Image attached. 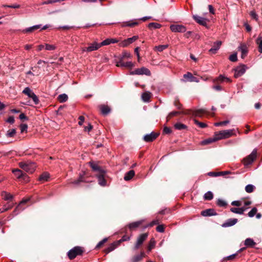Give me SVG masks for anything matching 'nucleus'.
Segmentation results:
<instances>
[{
  "instance_id": "obj_51",
  "label": "nucleus",
  "mask_w": 262,
  "mask_h": 262,
  "mask_svg": "<svg viewBox=\"0 0 262 262\" xmlns=\"http://www.w3.org/2000/svg\"><path fill=\"white\" fill-rule=\"evenodd\" d=\"M257 209L255 207H254L252 209V210L249 212V213H248V215L249 217H253L254 216L255 214H256V212H257Z\"/></svg>"
},
{
  "instance_id": "obj_54",
  "label": "nucleus",
  "mask_w": 262,
  "mask_h": 262,
  "mask_svg": "<svg viewBox=\"0 0 262 262\" xmlns=\"http://www.w3.org/2000/svg\"><path fill=\"white\" fill-rule=\"evenodd\" d=\"M229 123V120H226V121H224L215 123L214 125L216 126H222V125H226L227 124H228Z\"/></svg>"
},
{
  "instance_id": "obj_9",
  "label": "nucleus",
  "mask_w": 262,
  "mask_h": 262,
  "mask_svg": "<svg viewBox=\"0 0 262 262\" xmlns=\"http://www.w3.org/2000/svg\"><path fill=\"white\" fill-rule=\"evenodd\" d=\"M138 38V36H134L132 37L128 38L121 42H119V45L121 47H126L132 43Z\"/></svg>"
},
{
  "instance_id": "obj_25",
  "label": "nucleus",
  "mask_w": 262,
  "mask_h": 262,
  "mask_svg": "<svg viewBox=\"0 0 262 262\" xmlns=\"http://www.w3.org/2000/svg\"><path fill=\"white\" fill-rule=\"evenodd\" d=\"M216 141H217V139L216 138V137L214 135V137L209 138L208 139H207L206 140L202 141L201 142V144L203 145H208V144H211L213 142H214Z\"/></svg>"
},
{
  "instance_id": "obj_15",
  "label": "nucleus",
  "mask_w": 262,
  "mask_h": 262,
  "mask_svg": "<svg viewBox=\"0 0 262 262\" xmlns=\"http://www.w3.org/2000/svg\"><path fill=\"white\" fill-rule=\"evenodd\" d=\"M201 214L204 216H209L217 215L216 212L213 209H208L204 210L201 212Z\"/></svg>"
},
{
  "instance_id": "obj_55",
  "label": "nucleus",
  "mask_w": 262,
  "mask_h": 262,
  "mask_svg": "<svg viewBox=\"0 0 262 262\" xmlns=\"http://www.w3.org/2000/svg\"><path fill=\"white\" fill-rule=\"evenodd\" d=\"M229 60L233 62H235L237 60V56L236 53H234L230 56Z\"/></svg>"
},
{
  "instance_id": "obj_64",
  "label": "nucleus",
  "mask_w": 262,
  "mask_h": 262,
  "mask_svg": "<svg viewBox=\"0 0 262 262\" xmlns=\"http://www.w3.org/2000/svg\"><path fill=\"white\" fill-rule=\"evenodd\" d=\"M19 118L23 121L28 120L29 118L24 113H21L19 116Z\"/></svg>"
},
{
  "instance_id": "obj_46",
  "label": "nucleus",
  "mask_w": 262,
  "mask_h": 262,
  "mask_svg": "<svg viewBox=\"0 0 262 262\" xmlns=\"http://www.w3.org/2000/svg\"><path fill=\"white\" fill-rule=\"evenodd\" d=\"M216 204L220 207H226L227 206L226 202L220 199L217 200Z\"/></svg>"
},
{
  "instance_id": "obj_56",
  "label": "nucleus",
  "mask_w": 262,
  "mask_h": 262,
  "mask_svg": "<svg viewBox=\"0 0 262 262\" xmlns=\"http://www.w3.org/2000/svg\"><path fill=\"white\" fill-rule=\"evenodd\" d=\"M20 128L21 130V133L27 132L28 128V125L26 124H21L20 125Z\"/></svg>"
},
{
  "instance_id": "obj_40",
  "label": "nucleus",
  "mask_w": 262,
  "mask_h": 262,
  "mask_svg": "<svg viewBox=\"0 0 262 262\" xmlns=\"http://www.w3.org/2000/svg\"><path fill=\"white\" fill-rule=\"evenodd\" d=\"M174 127L176 129L178 130H183L187 128V126L181 123H177L174 124Z\"/></svg>"
},
{
  "instance_id": "obj_10",
  "label": "nucleus",
  "mask_w": 262,
  "mask_h": 262,
  "mask_svg": "<svg viewBox=\"0 0 262 262\" xmlns=\"http://www.w3.org/2000/svg\"><path fill=\"white\" fill-rule=\"evenodd\" d=\"M159 135V133L151 132L149 134H146L144 136L143 139L146 142H150L155 140Z\"/></svg>"
},
{
  "instance_id": "obj_5",
  "label": "nucleus",
  "mask_w": 262,
  "mask_h": 262,
  "mask_svg": "<svg viewBox=\"0 0 262 262\" xmlns=\"http://www.w3.org/2000/svg\"><path fill=\"white\" fill-rule=\"evenodd\" d=\"M257 157V150L254 149L250 155L243 159V162L245 166H248L253 163Z\"/></svg>"
},
{
  "instance_id": "obj_57",
  "label": "nucleus",
  "mask_w": 262,
  "mask_h": 262,
  "mask_svg": "<svg viewBox=\"0 0 262 262\" xmlns=\"http://www.w3.org/2000/svg\"><path fill=\"white\" fill-rule=\"evenodd\" d=\"M172 132L170 128L165 126L163 128V133L164 134H169Z\"/></svg>"
},
{
  "instance_id": "obj_37",
  "label": "nucleus",
  "mask_w": 262,
  "mask_h": 262,
  "mask_svg": "<svg viewBox=\"0 0 262 262\" xmlns=\"http://www.w3.org/2000/svg\"><path fill=\"white\" fill-rule=\"evenodd\" d=\"M49 178V173L48 172H43L42 173L39 178V180L42 182L47 181Z\"/></svg>"
},
{
  "instance_id": "obj_49",
  "label": "nucleus",
  "mask_w": 262,
  "mask_h": 262,
  "mask_svg": "<svg viewBox=\"0 0 262 262\" xmlns=\"http://www.w3.org/2000/svg\"><path fill=\"white\" fill-rule=\"evenodd\" d=\"M254 186L253 185L249 184L245 187V190L248 193H251L253 191Z\"/></svg>"
},
{
  "instance_id": "obj_35",
  "label": "nucleus",
  "mask_w": 262,
  "mask_h": 262,
  "mask_svg": "<svg viewBox=\"0 0 262 262\" xmlns=\"http://www.w3.org/2000/svg\"><path fill=\"white\" fill-rule=\"evenodd\" d=\"M23 93L28 96L30 98H31L32 95H33L35 94L29 87L25 88V89L23 91Z\"/></svg>"
},
{
  "instance_id": "obj_63",
  "label": "nucleus",
  "mask_w": 262,
  "mask_h": 262,
  "mask_svg": "<svg viewBox=\"0 0 262 262\" xmlns=\"http://www.w3.org/2000/svg\"><path fill=\"white\" fill-rule=\"evenodd\" d=\"M220 174H222L221 173H219V172H214L211 171L208 173V175L210 177H218L220 176Z\"/></svg>"
},
{
  "instance_id": "obj_48",
  "label": "nucleus",
  "mask_w": 262,
  "mask_h": 262,
  "mask_svg": "<svg viewBox=\"0 0 262 262\" xmlns=\"http://www.w3.org/2000/svg\"><path fill=\"white\" fill-rule=\"evenodd\" d=\"M256 43L258 45V50L259 52L261 53H262V39H261L260 37H259L256 39Z\"/></svg>"
},
{
  "instance_id": "obj_20",
  "label": "nucleus",
  "mask_w": 262,
  "mask_h": 262,
  "mask_svg": "<svg viewBox=\"0 0 262 262\" xmlns=\"http://www.w3.org/2000/svg\"><path fill=\"white\" fill-rule=\"evenodd\" d=\"M105 173H98L97 178L98 179V183L99 185L102 186L106 185V181L104 178V175Z\"/></svg>"
},
{
  "instance_id": "obj_43",
  "label": "nucleus",
  "mask_w": 262,
  "mask_h": 262,
  "mask_svg": "<svg viewBox=\"0 0 262 262\" xmlns=\"http://www.w3.org/2000/svg\"><path fill=\"white\" fill-rule=\"evenodd\" d=\"M161 27V25L156 23H150L148 24V27L150 29H158Z\"/></svg>"
},
{
  "instance_id": "obj_41",
  "label": "nucleus",
  "mask_w": 262,
  "mask_h": 262,
  "mask_svg": "<svg viewBox=\"0 0 262 262\" xmlns=\"http://www.w3.org/2000/svg\"><path fill=\"white\" fill-rule=\"evenodd\" d=\"M81 182H85V183L88 182L85 180V177H84L83 175H80L79 176V178L78 179V180L73 181V183L74 184L78 185Z\"/></svg>"
},
{
  "instance_id": "obj_24",
  "label": "nucleus",
  "mask_w": 262,
  "mask_h": 262,
  "mask_svg": "<svg viewBox=\"0 0 262 262\" xmlns=\"http://www.w3.org/2000/svg\"><path fill=\"white\" fill-rule=\"evenodd\" d=\"M119 245H118V244L116 243V242H114L113 243L111 244L108 248L104 250V252L106 254H108L111 251L115 250L118 246Z\"/></svg>"
},
{
  "instance_id": "obj_14",
  "label": "nucleus",
  "mask_w": 262,
  "mask_h": 262,
  "mask_svg": "<svg viewBox=\"0 0 262 262\" xmlns=\"http://www.w3.org/2000/svg\"><path fill=\"white\" fill-rule=\"evenodd\" d=\"M98 107L103 116L108 115L111 111V108L107 105L101 104Z\"/></svg>"
},
{
  "instance_id": "obj_59",
  "label": "nucleus",
  "mask_w": 262,
  "mask_h": 262,
  "mask_svg": "<svg viewBox=\"0 0 262 262\" xmlns=\"http://www.w3.org/2000/svg\"><path fill=\"white\" fill-rule=\"evenodd\" d=\"M173 104L178 109H181L182 106V105L181 104L178 99H176Z\"/></svg>"
},
{
  "instance_id": "obj_6",
  "label": "nucleus",
  "mask_w": 262,
  "mask_h": 262,
  "mask_svg": "<svg viewBox=\"0 0 262 262\" xmlns=\"http://www.w3.org/2000/svg\"><path fill=\"white\" fill-rule=\"evenodd\" d=\"M130 74L132 75L144 74L147 76H150L151 72L147 68L142 67L141 68L136 69L135 70L131 71Z\"/></svg>"
},
{
  "instance_id": "obj_33",
  "label": "nucleus",
  "mask_w": 262,
  "mask_h": 262,
  "mask_svg": "<svg viewBox=\"0 0 262 262\" xmlns=\"http://www.w3.org/2000/svg\"><path fill=\"white\" fill-rule=\"evenodd\" d=\"M207 113V112L205 110L199 109V110H196L194 112L193 115L195 116L202 117L204 115H205Z\"/></svg>"
},
{
  "instance_id": "obj_47",
  "label": "nucleus",
  "mask_w": 262,
  "mask_h": 262,
  "mask_svg": "<svg viewBox=\"0 0 262 262\" xmlns=\"http://www.w3.org/2000/svg\"><path fill=\"white\" fill-rule=\"evenodd\" d=\"M107 241V238H104L103 239L98 243L95 247V249H98L100 248Z\"/></svg>"
},
{
  "instance_id": "obj_21",
  "label": "nucleus",
  "mask_w": 262,
  "mask_h": 262,
  "mask_svg": "<svg viewBox=\"0 0 262 262\" xmlns=\"http://www.w3.org/2000/svg\"><path fill=\"white\" fill-rule=\"evenodd\" d=\"M145 256V254L144 252H141L140 255H136L133 256L131 259V262H139L142 260L143 258Z\"/></svg>"
},
{
  "instance_id": "obj_50",
  "label": "nucleus",
  "mask_w": 262,
  "mask_h": 262,
  "mask_svg": "<svg viewBox=\"0 0 262 262\" xmlns=\"http://www.w3.org/2000/svg\"><path fill=\"white\" fill-rule=\"evenodd\" d=\"M130 237L126 235H124L122 238L119 241H116V243L118 244V245H120L122 242L126 241L129 240Z\"/></svg>"
},
{
  "instance_id": "obj_12",
  "label": "nucleus",
  "mask_w": 262,
  "mask_h": 262,
  "mask_svg": "<svg viewBox=\"0 0 262 262\" xmlns=\"http://www.w3.org/2000/svg\"><path fill=\"white\" fill-rule=\"evenodd\" d=\"M89 164L93 171L98 172L99 173H105V171L97 163L90 161Z\"/></svg>"
},
{
  "instance_id": "obj_44",
  "label": "nucleus",
  "mask_w": 262,
  "mask_h": 262,
  "mask_svg": "<svg viewBox=\"0 0 262 262\" xmlns=\"http://www.w3.org/2000/svg\"><path fill=\"white\" fill-rule=\"evenodd\" d=\"M16 133V129L13 128L12 129H9L6 133V136L7 137H13L15 136Z\"/></svg>"
},
{
  "instance_id": "obj_36",
  "label": "nucleus",
  "mask_w": 262,
  "mask_h": 262,
  "mask_svg": "<svg viewBox=\"0 0 262 262\" xmlns=\"http://www.w3.org/2000/svg\"><path fill=\"white\" fill-rule=\"evenodd\" d=\"M168 45H159L158 46H155L154 48V51L157 52H162L165 49L168 48Z\"/></svg>"
},
{
  "instance_id": "obj_61",
  "label": "nucleus",
  "mask_w": 262,
  "mask_h": 262,
  "mask_svg": "<svg viewBox=\"0 0 262 262\" xmlns=\"http://www.w3.org/2000/svg\"><path fill=\"white\" fill-rule=\"evenodd\" d=\"M122 56L125 58H129L131 57V55L129 52H128L126 51L122 52Z\"/></svg>"
},
{
  "instance_id": "obj_29",
  "label": "nucleus",
  "mask_w": 262,
  "mask_h": 262,
  "mask_svg": "<svg viewBox=\"0 0 262 262\" xmlns=\"http://www.w3.org/2000/svg\"><path fill=\"white\" fill-rule=\"evenodd\" d=\"M135 171L133 170H130L126 172L124 177V179L125 181L130 180L135 176Z\"/></svg>"
},
{
  "instance_id": "obj_39",
  "label": "nucleus",
  "mask_w": 262,
  "mask_h": 262,
  "mask_svg": "<svg viewBox=\"0 0 262 262\" xmlns=\"http://www.w3.org/2000/svg\"><path fill=\"white\" fill-rule=\"evenodd\" d=\"M156 241L154 238H152L150 239L148 245L147 246V251L148 252L150 251L152 249H153L155 247Z\"/></svg>"
},
{
  "instance_id": "obj_60",
  "label": "nucleus",
  "mask_w": 262,
  "mask_h": 262,
  "mask_svg": "<svg viewBox=\"0 0 262 262\" xmlns=\"http://www.w3.org/2000/svg\"><path fill=\"white\" fill-rule=\"evenodd\" d=\"M230 211L233 213L239 214H241V212H240L241 210H240L239 208L232 207V208H231Z\"/></svg>"
},
{
  "instance_id": "obj_2",
  "label": "nucleus",
  "mask_w": 262,
  "mask_h": 262,
  "mask_svg": "<svg viewBox=\"0 0 262 262\" xmlns=\"http://www.w3.org/2000/svg\"><path fill=\"white\" fill-rule=\"evenodd\" d=\"M234 130V129L221 130L220 132H215V136L216 137L217 141L223 139L228 138L232 136L235 135V134L233 133Z\"/></svg>"
},
{
  "instance_id": "obj_7",
  "label": "nucleus",
  "mask_w": 262,
  "mask_h": 262,
  "mask_svg": "<svg viewBox=\"0 0 262 262\" xmlns=\"http://www.w3.org/2000/svg\"><path fill=\"white\" fill-rule=\"evenodd\" d=\"M247 69V67L245 64H241L239 66L237 67L235 69V72L234 74V76L235 78H238L242 75H243L245 72H246V70Z\"/></svg>"
},
{
  "instance_id": "obj_22",
  "label": "nucleus",
  "mask_w": 262,
  "mask_h": 262,
  "mask_svg": "<svg viewBox=\"0 0 262 262\" xmlns=\"http://www.w3.org/2000/svg\"><path fill=\"white\" fill-rule=\"evenodd\" d=\"M12 172L17 177V179H21L24 177H27L26 173L19 169H13Z\"/></svg>"
},
{
  "instance_id": "obj_28",
  "label": "nucleus",
  "mask_w": 262,
  "mask_h": 262,
  "mask_svg": "<svg viewBox=\"0 0 262 262\" xmlns=\"http://www.w3.org/2000/svg\"><path fill=\"white\" fill-rule=\"evenodd\" d=\"M1 196L3 199L7 201H11L13 198L12 194L5 191L2 192Z\"/></svg>"
},
{
  "instance_id": "obj_19",
  "label": "nucleus",
  "mask_w": 262,
  "mask_h": 262,
  "mask_svg": "<svg viewBox=\"0 0 262 262\" xmlns=\"http://www.w3.org/2000/svg\"><path fill=\"white\" fill-rule=\"evenodd\" d=\"M189 111H189V110H187L186 111H182V112H178V111H173V112H171V113H170L169 114V115L167 117V120L168 121L172 117H173L174 116H176L177 115H179V114H188Z\"/></svg>"
},
{
  "instance_id": "obj_53",
  "label": "nucleus",
  "mask_w": 262,
  "mask_h": 262,
  "mask_svg": "<svg viewBox=\"0 0 262 262\" xmlns=\"http://www.w3.org/2000/svg\"><path fill=\"white\" fill-rule=\"evenodd\" d=\"M157 231L163 233L165 230V227L164 225H159L156 227Z\"/></svg>"
},
{
  "instance_id": "obj_38",
  "label": "nucleus",
  "mask_w": 262,
  "mask_h": 262,
  "mask_svg": "<svg viewBox=\"0 0 262 262\" xmlns=\"http://www.w3.org/2000/svg\"><path fill=\"white\" fill-rule=\"evenodd\" d=\"M68 99V96L66 94H60L57 97L58 100L61 103L66 102V101H67Z\"/></svg>"
},
{
  "instance_id": "obj_8",
  "label": "nucleus",
  "mask_w": 262,
  "mask_h": 262,
  "mask_svg": "<svg viewBox=\"0 0 262 262\" xmlns=\"http://www.w3.org/2000/svg\"><path fill=\"white\" fill-rule=\"evenodd\" d=\"M88 45V47H84L83 48V51L91 52L93 51L97 50L100 48L99 43H98L96 42H94L92 43H89Z\"/></svg>"
},
{
  "instance_id": "obj_31",
  "label": "nucleus",
  "mask_w": 262,
  "mask_h": 262,
  "mask_svg": "<svg viewBox=\"0 0 262 262\" xmlns=\"http://www.w3.org/2000/svg\"><path fill=\"white\" fill-rule=\"evenodd\" d=\"M245 245L247 247H253L256 245V243L252 239L248 238L245 241Z\"/></svg>"
},
{
  "instance_id": "obj_30",
  "label": "nucleus",
  "mask_w": 262,
  "mask_h": 262,
  "mask_svg": "<svg viewBox=\"0 0 262 262\" xmlns=\"http://www.w3.org/2000/svg\"><path fill=\"white\" fill-rule=\"evenodd\" d=\"M40 26H41V25H35V26H34L33 27L26 28V29L24 30L23 31V32L24 33L32 32H33L34 31H35V30H37L38 29H39L40 28Z\"/></svg>"
},
{
  "instance_id": "obj_13",
  "label": "nucleus",
  "mask_w": 262,
  "mask_h": 262,
  "mask_svg": "<svg viewBox=\"0 0 262 262\" xmlns=\"http://www.w3.org/2000/svg\"><path fill=\"white\" fill-rule=\"evenodd\" d=\"M193 19L200 25L207 27V19L200 16L194 15H193Z\"/></svg>"
},
{
  "instance_id": "obj_62",
  "label": "nucleus",
  "mask_w": 262,
  "mask_h": 262,
  "mask_svg": "<svg viewBox=\"0 0 262 262\" xmlns=\"http://www.w3.org/2000/svg\"><path fill=\"white\" fill-rule=\"evenodd\" d=\"M56 47L52 45L46 44V49L49 51L55 50Z\"/></svg>"
},
{
  "instance_id": "obj_34",
  "label": "nucleus",
  "mask_w": 262,
  "mask_h": 262,
  "mask_svg": "<svg viewBox=\"0 0 262 262\" xmlns=\"http://www.w3.org/2000/svg\"><path fill=\"white\" fill-rule=\"evenodd\" d=\"M138 25V22L137 21H126V22H123L122 25H121V26L122 27H126V26H128V27H134L135 26H136V25Z\"/></svg>"
},
{
  "instance_id": "obj_32",
  "label": "nucleus",
  "mask_w": 262,
  "mask_h": 262,
  "mask_svg": "<svg viewBox=\"0 0 262 262\" xmlns=\"http://www.w3.org/2000/svg\"><path fill=\"white\" fill-rule=\"evenodd\" d=\"M151 95V94L149 92H145L143 93L142 95V100L144 102H148L150 98Z\"/></svg>"
},
{
  "instance_id": "obj_27",
  "label": "nucleus",
  "mask_w": 262,
  "mask_h": 262,
  "mask_svg": "<svg viewBox=\"0 0 262 262\" xmlns=\"http://www.w3.org/2000/svg\"><path fill=\"white\" fill-rule=\"evenodd\" d=\"M183 77L184 78H189L190 82H199L198 79L196 77L193 76L190 72H187L184 74Z\"/></svg>"
},
{
  "instance_id": "obj_23",
  "label": "nucleus",
  "mask_w": 262,
  "mask_h": 262,
  "mask_svg": "<svg viewBox=\"0 0 262 262\" xmlns=\"http://www.w3.org/2000/svg\"><path fill=\"white\" fill-rule=\"evenodd\" d=\"M239 49L241 50L242 52L241 57L242 58H244L248 53V47H247L246 44L242 43L239 47Z\"/></svg>"
},
{
  "instance_id": "obj_52",
  "label": "nucleus",
  "mask_w": 262,
  "mask_h": 262,
  "mask_svg": "<svg viewBox=\"0 0 262 262\" xmlns=\"http://www.w3.org/2000/svg\"><path fill=\"white\" fill-rule=\"evenodd\" d=\"M110 43H111L110 38H107V39H105L104 40H103L101 43H100L99 45L100 46V47H101L102 46H103L108 45Z\"/></svg>"
},
{
  "instance_id": "obj_17",
  "label": "nucleus",
  "mask_w": 262,
  "mask_h": 262,
  "mask_svg": "<svg viewBox=\"0 0 262 262\" xmlns=\"http://www.w3.org/2000/svg\"><path fill=\"white\" fill-rule=\"evenodd\" d=\"M222 42L221 41H217L214 43L212 47L209 50V52L211 54H215L216 51L219 49Z\"/></svg>"
},
{
  "instance_id": "obj_3",
  "label": "nucleus",
  "mask_w": 262,
  "mask_h": 262,
  "mask_svg": "<svg viewBox=\"0 0 262 262\" xmlns=\"http://www.w3.org/2000/svg\"><path fill=\"white\" fill-rule=\"evenodd\" d=\"M84 252L83 248L81 247L76 246L70 250L68 253V256L70 259H73L77 255H81Z\"/></svg>"
},
{
  "instance_id": "obj_42",
  "label": "nucleus",
  "mask_w": 262,
  "mask_h": 262,
  "mask_svg": "<svg viewBox=\"0 0 262 262\" xmlns=\"http://www.w3.org/2000/svg\"><path fill=\"white\" fill-rule=\"evenodd\" d=\"M213 198V194L212 192L208 191L206 192L204 195V198L205 200H211Z\"/></svg>"
},
{
  "instance_id": "obj_1",
  "label": "nucleus",
  "mask_w": 262,
  "mask_h": 262,
  "mask_svg": "<svg viewBox=\"0 0 262 262\" xmlns=\"http://www.w3.org/2000/svg\"><path fill=\"white\" fill-rule=\"evenodd\" d=\"M18 165L20 168L29 173H32L36 167V164L30 160L20 162Z\"/></svg>"
},
{
  "instance_id": "obj_26",
  "label": "nucleus",
  "mask_w": 262,
  "mask_h": 262,
  "mask_svg": "<svg viewBox=\"0 0 262 262\" xmlns=\"http://www.w3.org/2000/svg\"><path fill=\"white\" fill-rule=\"evenodd\" d=\"M225 80L228 82H231V80L229 78L224 77L223 75H221L217 78L214 79L213 83L214 84H217L219 83V82H223Z\"/></svg>"
},
{
  "instance_id": "obj_4",
  "label": "nucleus",
  "mask_w": 262,
  "mask_h": 262,
  "mask_svg": "<svg viewBox=\"0 0 262 262\" xmlns=\"http://www.w3.org/2000/svg\"><path fill=\"white\" fill-rule=\"evenodd\" d=\"M148 236V233H144L141 234L137 237L136 243L135 244V246L133 248L134 250H137L139 249L140 247L142 245L144 242L146 240L147 237Z\"/></svg>"
},
{
  "instance_id": "obj_18",
  "label": "nucleus",
  "mask_w": 262,
  "mask_h": 262,
  "mask_svg": "<svg viewBox=\"0 0 262 262\" xmlns=\"http://www.w3.org/2000/svg\"><path fill=\"white\" fill-rule=\"evenodd\" d=\"M143 222V220H141L135 222H133L128 225V227L130 230H133L138 228Z\"/></svg>"
},
{
  "instance_id": "obj_58",
  "label": "nucleus",
  "mask_w": 262,
  "mask_h": 262,
  "mask_svg": "<svg viewBox=\"0 0 262 262\" xmlns=\"http://www.w3.org/2000/svg\"><path fill=\"white\" fill-rule=\"evenodd\" d=\"M32 99L33 102H34L35 104H38L39 103V99L38 98L37 96L34 94L31 98Z\"/></svg>"
},
{
  "instance_id": "obj_11",
  "label": "nucleus",
  "mask_w": 262,
  "mask_h": 262,
  "mask_svg": "<svg viewBox=\"0 0 262 262\" xmlns=\"http://www.w3.org/2000/svg\"><path fill=\"white\" fill-rule=\"evenodd\" d=\"M170 28L174 32H185L186 30V27L182 25H171Z\"/></svg>"
},
{
  "instance_id": "obj_45",
  "label": "nucleus",
  "mask_w": 262,
  "mask_h": 262,
  "mask_svg": "<svg viewBox=\"0 0 262 262\" xmlns=\"http://www.w3.org/2000/svg\"><path fill=\"white\" fill-rule=\"evenodd\" d=\"M237 255V253H235L227 257H224L222 260V262H226L227 260H232L234 259Z\"/></svg>"
},
{
  "instance_id": "obj_16",
  "label": "nucleus",
  "mask_w": 262,
  "mask_h": 262,
  "mask_svg": "<svg viewBox=\"0 0 262 262\" xmlns=\"http://www.w3.org/2000/svg\"><path fill=\"white\" fill-rule=\"evenodd\" d=\"M237 219H230L222 224L223 227H228L234 225L237 222Z\"/></svg>"
}]
</instances>
